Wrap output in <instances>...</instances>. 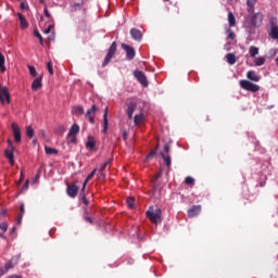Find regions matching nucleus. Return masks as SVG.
<instances>
[{"instance_id":"nucleus-18","label":"nucleus","mask_w":278,"mask_h":278,"mask_svg":"<svg viewBox=\"0 0 278 278\" xmlns=\"http://www.w3.org/2000/svg\"><path fill=\"white\" fill-rule=\"evenodd\" d=\"M130 36L132 40H137V42H140V40H142V31H140L139 29H130Z\"/></svg>"},{"instance_id":"nucleus-36","label":"nucleus","mask_w":278,"mask_h":278,"mask_svg":"<svg viewBox=\"0 0 278 278\" xmlns=\"http://www.w3.org/2000/svg\"><path fill=\"white\" fill-rule=\"evenodd\" d=\"M26 136L27 138H34V128L31 126H26Z\"/></svg>"},{"instance_id":"nucleus-57","label":"nucleus","mask_w":278,"mask_h":278,"mask_svg":"<svg viewBox=\"0 0 278 278\" xmlns=\"http://www.w3.org/2000/svg\"><path fill=\"white\" fill-rule=\"evenodd\" d=\"M0 238H3V235H0Z\"/></svg>"},{"instance_id":"nucleus-47","label":"nucleus","mask_w":278,"mask_h":278,"mask_svg":"<svg viewBox=\"0 0 278 278\" xmlns=\"http://www.w3.org/2000/svg\"><path fill=\"white\" fill-rule=\"evenodd\" d=\"M162 177V173H157L155 177L153 178V181H157Z\"/></svg>"},{"instance_id":"nucleus-56","label":"nucleus","mask_w":278,"mask_h":278,"mask_svg":"<svg viewBox=\"0 0 278 278\" xmlns=\"http://www.w3.org/2000/svg\"><path fill=\"white\" fill-rule=\"evenodd\" d=\"M42 136H45V131H41Z\"/></svg>"},{"instance_id":"nucleus-40","label":"nucleus","mask_w":278,"mask_h":278,"mask_svg":"<svg viewBox=\"0 0 278 278\" xmlns=\"http://www.w3.org/2000/svg\"><path fill=\"white\" fill-rule=\"evenodd\" d=\"M185 182L187 184V186H192L194 184V178L192 177H187Z\"/></svg>"},{"instance_id":"nucleus-1","label":"nucleus","mask_w":278,"mask_h":278,"mask_svg":"<svg viewBox=\"0 0 278 278\" xmlns=\"http://www.w3.org/2000/svg\"><path fill=\"white\" fill-rule=\"evenodd\" d=\"M147 216L154 225H157V223H162V210L160 208L154 210L153 207H150L147 211Z\"/></svg>"},{"instance_id":"nucleus-20","label":"nucleus","mask_w":278,"mask_h":278,"mask_svg":"<svg viewBox=\"0 0 278 278\" xmlns=\"http://www.w3.org/2000/svg\"><path fill=\"white\" fill-rule=\"evenodd\" d=\"M134 123L137 126L142 125L144 123V113L142 111L135 115Z\"/></svg>"},{"instance_id":"nucleus-54","label":"nucleus","mask_w":278,"mask_h":278,"mask_svg":"<svg viewBox=\"0 0 278 278\" xmlns=\"http://www.w3.org/2000/svg\"><path fill=\"white\" fill-rule=\"evenodd\" d=\"M225 50H226V51H229V48L227 47V45L225 46Z\"/></svg>"},{"instance_id":"nucleus-8","label":"nucleus","mask_w":278,"mask_h":278,"mask_svg":"<svg viewBox=\"0 0 278 278\" xmlns=\"http://www.w3.org/2000/svg\"><path fill=\"white\" fill-rule=\"evenodd\" d=\"M97 174V169H93L86 178V180L83 184V188L80 190V197L84 199V203L87 202L86 200V186H88V181H90V179H92L94 177V175Z\"/></svg>"},{"instance_id":"nucleus-6","label":"nucleus","mask_w":278,"mask_h":278,"mask_svg":"<svg viewBox=\"0 0 278 278\" xmlns=\"http://www.w3.org/2000/svg\"><path fill=\"white\" fill-rule=\"evenodd\" d=\"M10 101L11 97L8 87H0V103H2V105H5V103L10 104Z\"/></svg>"},{"instance_id":"nucleus-3","label":"nucleus","mask_w":278,"mask_h":278,"mask_svg":"<svg viewBox=\"0 0 278 278\" xmlns=\"http://www.w3.org/2000/svg\"><path fill=\"white\" fill-rule=\"evenodd\" d=\"M4 155L9 161L11 166H14V144H12V140H8V149L4 151Z\"/></svg>"},{"instance_id":"nucleus-38","label":"nucleus","mask_w":278,"mask_h":278,"mask_svg":"<svg viewBox=\"0 0 278 278\" xmlns=\"http://www.w3.org/2000/svg\"><path fill=\"white\" fill-rule=\"evenodd\" d=\"M136 202V200L134 198H127L126 203L128 205V207L134 208V203Z\"/></svg>"},{"instance_id":"nucleus-35","label":"nucleus","mask_w":278,"mask_h":278,"mask_svg":"<svg viewBox=\"0 0 278 278\" xmlns=\"http://www.w3.org/2000/svg\"><path fill=\"white\" fill-rule=\"evenodd\" d=\"M28 71H29V75L30 77H36L38 75V72L36 71V67L28 65Z\"/></svg>"},{"instance_id":"nucleus-21","label":"nucleus","mask_w":278,"mask_h":278,"mask_svg":"<svg viewBox=\"0 0 278 278\" xmlns=\"http://www.w3.org/2000/svg\"><path fill=\"white\" fill-rule=\"evenodd\" d=\"M200 212H201V207L199 205H195L188 211V214L190 218H194V216H199Z\"/></svg>"},{"instance_id":"nucleus-50","label":"nucleus","mask_w":278,"mask_h":278,"mask_svg":"<svg viewBox=\"0 0 278 278\" xmlns=\"http://www.w3.org/2000/svg\"><path fill=\"white\" fill-rule=\"evenodd\" d=\"M153 155H155V151H152V152L146 157V160H151V157H153Z\"/></svg>"},{"instance_id":"nucleus-9","label":"nucleus","mask_w":278,"mask_h":278,"mask_svg":"<svg viewBox=\"0 0 278 278\" xmlns=\"http://www.w3.org/2000/svg\"><path fill=\"white\" fill-rule=\"evenodd\" d=\"M114 53H116V42H113L109 49V52L102 63V66H108V64H110V61L112 60V58H114Z\"/></svg>"},{"instance_id":"nucleus-45","label":"nucleus","mask_w":278,"mask_h":278,"mask_svg":"<svg viewBox=\"0 0 278 278\" xmlns=\"http://www.w3.org/2000/svg\"><path fill=\"white\" fill-rule=\"evenodd\" d=\"M269 55H270L271 58H274V55H277V50H276V49H270V50H269Z\"/></svg>"},{"instance_id":"nucleus-52","label":"nucleus","mask_w":278,"mask_h":278,"mask_svg":"<svg viewBox=\"0 0 278 278\" xmlns=\"http://www.w3.org/2000/svg\"><path fill=\"white\" fill-rule=\"evenodd\" d=\"M9 278H21V276L13 275V276H10Z\"/></svg>"},{"instance_id":"nucleus-19","label":"nucleus","mask_w":278,"mask_h":278,"mask_svg":"<svg viewBox=\"0 0 278 278\" xmlns=\"http://www.w3.org/2000/svg\"><path fill=\"white\" fill-rule=\"evenodd\" d=\"M42 88V76L37 77L31 84V90H40Z\"/></svg>"},{"instance_id":"nucleus-53","label":"nucleus","mask_w":278,"mask_h":278,"mask_svg":"<svg viewBox=\"0 0 278 278\" xmlns=\"http://www.w3.org/2000/svg\"><path fill=\"white\" fill-rule=\"evenodd\" d=\"M37 142H38V140H36V139H35V140H33V144H34V146H36V144H37Z\"/></svg>"},{"instance_id":"nucleus-30","label":"nucleus","mask_w":278,"mask_h":278,"mask_svg":"<svg viewBox=\"0 0 278 278\" xmlns=\"http://www.w3.org/2000/svg\"><path fill=\"white\" fill-rule=\"evenodd\" d=\"M249 53L252 58H255V55H260V48L255 47V46H251L249 48Z\"/></svg>"},{"instance_id":"nucleus-22","label":"nucleus","mask_w":278,"mask_h":278,"mask_svg":"<svg viewBox=\"0 0 278 278\" xmlns=\"http://www.w3.org/2000/svg\"><path fill=\"white\" fill-rule=\"evenodd\" d=\"M247 77L250 79V81H260L261 77L255 73V71H249L247 73Z\"/></svg>"},{"instance_id":"nucleus-11","label":"nucleus","mask_w":278,"mask_h":278,"mask_svg":"<svg viewBox=\"0 0 278 278\" xmlns=\"http://www.w3.org/2000/svg\"><path fill=\"white\" fill-rule=\"evenodd\" d=\"M11 128H12L13 138L15 142H21L22 136H21V127H18V124L12 123Z\"/></svg>"},{"instance_id":"nucleus-7","label":"nucleus","mask_w":278,"mask_h":278,"mask_svg":"<svg viewBox=\"0 0 278 278\" xmlns=\"http://www.w3.org/2000/svg\"><path fill=\"white\" fill-rule=\"evenodd\" d=\"M269 23H270L269 36H270V38H273V40H278L277 18L276 17H271Z\"/></svg>"},{"instance_id":"nucleus-4","label":"nucleus","mask_w":278,"mask_h":278,"mask_svg":"<svg viewBox=\"0 0 278 278\" xmlns=\"http://www.w3.org/2000/svg\"><path fill=\"white\" fill-rule=\"evenodd\" d=\"M240 86L243 90H249V92L260 91V85H255L249 80H240Z\"/></svg>"},{"instance_id":"nucleus-41","label":"nucleus","mask_w":278,"mask_h":278,"mask_svg":"<svg viewBox=\"0 0 278 278\" xmlns=\"http://www.w3.org/2000/svg\"><path fill=\"white\" fill-rule=\"evenodd\" d=\"M34 35L36 36V38H38L40 45H42V35H40V33L38 30H35Z\"/></svg>"},{"instance_id":"nucleus-5","label":"nucleus","mask_w":278,"mask_h":278,"mask_svg":"<svg viewBox=\"0 0 278 278\" xmlns=\"http://www.w3.org/2000/svg\"><path fill=\"white\" fill-rule=\"evenodd\" d=\"M126 105L128 118H134V112H142V109L138 108V104L135 101H128Z\"/></svg>"},{"instance_id":"nucleus-43","label":"nucleus","mask_w":278,"mask_h":278,"mask_svg":"<svg viewBox=\"0 0 278 278\" xmlns=\"http://www.w3.org/2000/svg\"><path fill=\"white\" fill-rule=\"evenodd\" d=\"M110 160L109 161H105L104 163H103V165L100 167V170H101V173L103 174V170H105V168H108V165L110 164Z\"/></svg>"},{"instance_id":"nucleus-49","label":"nucleus","mask_w":278,"mask_h":278,"mask_svg":"<svg viewBox=\"0 0 278 278\" xmlns=\"http://www.w3.org/2000/svg\"><path fill=\"white\" fill-rule=\"evenodd\" d=\"M52 27H53V25H49V27L45 30V34H51Z\"/></svg>"},{"instance_id":"nucleus-14","label":"nucleus","mask_w":278,"mask_h":278,"mask_svg":"<svg viewBox=\"0 0 278 278\" xmlns=\"http://www.w3.org/2000/svg\"><path fill=\"white\" fill-rule=\"evenodd\" d=\"M122 48L126 51L128 60H134V58H136V50H134V48L127 46V43H122Z\"/></svg>"},{"instance_id":"nucleus-15","label":"nucleus","mask_w":278,"mask_h":278,"mask_svg":"<svg viewBox=\"0 0 278 278\" xmlns=\"http://www.w3.org/2000/svg\"><path fill=\"white\" fill-rule=\"evenodd\" d=\"M18 262V257H13L11 261H9L4 267H0V270L4 271V275L8 273V270L12 269L14 266H16Z\"/></svg>"},{"instance_id":"nucleus-12","label":"nucleus","mask_w":278,"mask_h":278,"mask_svg":"<svg viewBox=\"0 0 278 278\" xmlns=\"http://www.w3.org/2000/svg\"><path fill=\"white\" fill-rule=\"evenodd\" d=\"M78 192H79V187L77 186V182H73L72 185L67 186V194L72 199H75Z\"/></svg>"},{"instance_id":"nucleus-25","label":"nucleus","mask_w":278,"mask_h":278,"mask_svg":"<svg viewBox=\"0 0 278 278\" xmlns=\"http://www.w3.org/2000/svg\"><path fill=\"white\" fill-rule=\"evenodd\" d=\"M24 215H25V204L22 203L20 205V215H18V217L16 219L17 225H21Z\"/></svg>"},{"instance_id":"nucleus-16","label":"nucleus","mask_w":278,"mask_h":278,"mask_svg":"<svg viewBox=\"0 0 278 278\" xmlns=\"http://www.w3.org/2000/svg\"><path fill=\"white\" fill-rule=\"evenodd\" d=\"M99 109L93 104L86 113V118L92 124L94 123V115Z\"/></svg>"},{"instance_id":"nucleus-48","label":"nucleus","mask_w":278,"mask_h":278,"mask_svg":"<svg viewBox=\"0 0 278 278\" xmlns=\"http://www.w3.org/2000/svg\"><path fill=\"white\" fill-rule=\"evenodd\" d=\"M21 8H22V10H27L28 5H27V3L22 2L21 3Z\"/></svg>"},{"instance_id":"nucleus-13","label":"nucleus","mask_w":278,"mask_h":278,"mask_svg":"<svg viewBox=\"0 0 278 278\" xmlns=\"http://www.w3.org/2000/svg\"><path fill=\"white\" fill-rule=\"evenodd\" d=\"M262 21H264V15L262 13H256L251 17L252 27H260L262 25Z\"/></svg>"},{"instance_id":"nucleus-58","label":"nucleus","mask_w":278,"mask_h":278,"mask_svg":"<svg viewBox=\"0 0 278 278\" xmlns=\"http://www.w3.org/2000/svg\"><path fill=\"white\" fill-rule=\"evenodd\" d=\"M163 1H168V0H163Z\"/></svg>"},{"instance_id":"nucleus-24","label":"nucleus","mask_w":278,"mask_h":278,"mask_svg":"<svg viewBox=\"0 0 278 278\" xmlns=\"http://www.w3.org/2000/svg\"><path fill=\"white\" fill-rule=\"evenodd\" d=\"M87 149L92 151L94 147H97V141L93 139V137H88V141L86 143Z\"/></svg>"},{"instance_id":"nucleus-55","label":"nucleus","mask_w":278,"mask_h":278,"mask_svg":"<svg viewBox=\"0 0 278 278\" xmlns=\"http://www.w3.org/2000/svg\"><path fill=\"white\" fill-rule=\"evenodd\" d=\"M276 64H278V56L276 58Z\"/></svg>"},{"instance_id":"nucleus-31","label":"nucleus","mask_w":278,"mask_h":278,"mask_svg":"<svg viewBox=\"0 0 278 278\" xmlns=\"http://www.w3.org/2000/svg\"><path fill=\"white\" fill-rule=\"evenodd\" d=\"M45 151L47 155H58V150L55 148H50L46 146Z\"/></svg>"},{"instance_id":"nucleus-51","label":"nucleus","mask_w":278,"mask_h":278,"mask_svg":"<svg viewBox=\"0 0 278 278\" xmlns=\"http://www.w3.org/2000/svg\"><path fill=\"white\" fill-rule=\"evenodd\" d=\"M5 275V271L3 269H0V277H3Z\"/></svg>"},{"instance_id":"nucleus-2","label":"nucleus","mask_w":278,"mask_h":278,"mask_svg":"<svg viewBox=\"0 0 278 278\" xmlns=\"http://www.w3.org/2000/svg\"><path fill=\"white\" fill-rule=\"evenodd\" d=\"M77 134H79V125L74 124L67 135L68 144H76L77 143Z\"/></svg>"},{"instance_id":"nucleus-34","label":"nucleus","mask_w":278,"mask_h":278,"mask_svg":"<svg viewBox=\"0 0 278 278\" xmlns=\"http://www.w3.org/2000/svg\"><path fill=\"white\" fill-rule=\"evenodd\" d=\"M255 3H257V0H247V5L250 12H253V9L255 8Z\"/></svg>"},{"instance_id":"nucleus-39","label":"nucleus","mask_w":278,"mask_h":278,"mask_svg":"<svg viewBox=\"0 0 278 278\" xmlns=\"http://www.w3.org/2000/svg\"><path fill=\"white\" fill-rule=\"evenodd\" d=\"M47 68L50 75H53V63L51 61L47 63Z\"/></svg>"},{"instance_id":"nucleus-33","label":"nucleus","mask_w":278,"mask_h":278,"mask_svg":"<svg viewBox=\"0 0 278 278\" xmlns=\"http://www.w3.org/2000/svg\"><path fill=\"white\" fill-rule=\"evenodd\" d=\"M226 60L228 64H236V55L233 53H228Z\"/></svg>"},{"instance_id":"nucleus-27","label":"nucleus","mask_w":278,"mask_h":278,"mask_svg":"<svg viewBox=\"0 0 278 278\" xmlns=\"http://www.w3.org/2000/svg\"><path fill=\"white\" fill-rule=\"evenodd\" d=\"M108 108L104 110V115H103V134H108Z\"/></svg>"},{"instance_id":"nucleus-32","label":"nucleus","mask_w":278,"mask_h":278,"mask_svg":"<svg viewBox=\"0 0 278 278\" xmlns=\"http://www.w3.org/2000/svg\"><path fill=\"white\" fill-rule=\"evenodd\" d=\"M73 113L76 114V116H81V114H84V106L81 105L74 106Z\"/></svg>"},{"instance_id":"nucleus-17","label":"nucleus","mask_w":278,"mask_h":278,"mask_svg":"<svg viewBox=\"0 0 278 278\" xmlns=\"http://www.w3.org/2000/svg\"><path fill=\"white\" fill-rule=\"evenodd\" d=\"M164 151H165V153L162 152L161 155H162L166 166L168 167V166H170V155H168L166 153H168L170 151V147L168 144L164 146Z\"/></svg>"},{"instance_id":"nucleus-44","label":"nucleus","mask_w":278,"mask_h":278,"mask_svg":"<svg viewBox=\"0 0 278 278\" xmlns=\"http://www.w3.org/2000/svg\"><path fill=\"white\" fill-rule=\"evenodd\" d=\"M27 188H29V180H27L23 187H22V192H25V190H27Z\"/></svg>"},{"instance_id":"nucleus-28","label":"nucleus","mask_w":278,"mask_h":278,"mask_svg":"<svg viewBox=\"0 0 278 278\" xmlns=\"http://www.w3.org/2000/svg\"><path fill=\"white\" fill-rule=\"evenodd\" d=\"M5 56L0 52V73H5Z\"/></svg>"},{"instance_id":"nucleus-26","label":"nucleus","mask_w":278,"mask_h":278,"mask_svg":"<svg viewBox=\"0 0 278 278\" xmlns=\"http://www.w3.org/2000/svg\"><path fill=\"white\" fill-rule=\"evenodd\" d=\"M255 66H264L266 64V56H257L254 59Z\"/></svg>"},{"instance_id":"nucleus-37","label":"nucleus","mask_w":278,"mask_h":278,"mask_svg":"<svg viewBox=\"0 0 278 278\" xmlns=\"http://www.w3.org/2000/svg\"><path fill=\"white\" fill-rule=\"evenodd\" d=\"M226 33L228 35L229 40H233L236 38V33H233L231 29H226Z\"/></svg>"},{"instance_id":"nucleus-29","label":"nucleus","mask_w":278,"mask_h":278,"mask_svg":"<svg viewBox=\"0 0 278 278\" xmlns=\"http://www.w3.org/2000/svg\"><path fill=\"white\" fill-rule=\"evenodd\" d=\"M229 27H236V15L232 12L228 13Z\"/></svg>"},{"instance_id":"nucleus-46","label":"nucleus","mask_w":278,"mask_h":278,"mask_svg":"<svg viewBox=\"0 0 278 278\" xmlns=\"http://www.w3.org/2000/svg\"><path fill=\"white\" fill-rule=\"evenodd\" d=\"M45 15L47 16V18H51V13H49V10L47 8H45Z\"/></svg>"},{"instance_id":"nucleus-23","label":"nucleus","mask_w":278,"mask_h":278,"mask_svg":"<svg viewBox=\"0 0 278 278\" xmlns=\"http://www.w3.org/2000/svg\"><path fill=\"white\" fill-rule=\"evenodd\" d=\"M18 21L21 24L22 29H27V27H29V24L27 23V20H25V16H23V14L18 13Z\"/></svg>"},{"instance_id":"nucleus-42","label":"nucleus","mask_w":278,"mask_h":278,"mask_svg":"<svg viewBox=\"0 0 278 278\" xmlns=\"http://www.w3.org/2000/svg\"><path fill=\"white\" fill-rule=\"evenodd\" d=\"M0 229H1V231H3L5 233V231H8V223H1Z\"/></svg>"},{"instance_id":"nucleus-10","label":"nucleus","mask_w":278,"mask_h":278,"mask_svg":"<svg viewBox=\"0 0 278 278\" xmlns=\"http://www.w3.org/2000/svg\"><path fill=\"white\" fill-rule=\"evenodd\" d=\"M134 75L136 77V79L142 84L144 87L149 86V80H147V76L144 75V73H142V71L136 70L134 72Z\"/></svg>"}]
</instances>
